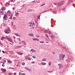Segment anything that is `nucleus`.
I'll return each instance as SVG.
<instances>
[{
	"instance_id": "f257e3e1",
	"label": "nucleus",
	"mask_w": 75,
	"mask_h": 75,
	"mask_svg": "<svg viewBox=\"0 0 75 75\" xmlns=\"http://www.w3.org/2000/svg\"><path fill=\"white\" fill-rule=\"evenodd\" d=\"M65 55L64 54H63V55L62 54H59V60H61V59H62V60H63L64 59V58L65 57Z\"/></svg>"
},
{
	"instance_id": "f03ea898",
	"label": "nucleus",
	"mask_w": 75,
	"mask_h": 75,
	"mask_svg": "<svg viewBox=\"0 0 75 75\" xmlns=\"http://www.w3.org/2000/svg\"><path fill=\"white\" fill-rule=\"evenodd\" d=\"M7 14L8 16H12L13 14L11 13V12L10 11H8L7 13Z\"/></svg>"
},
{
	"instance_id": "7ed1b4c3",
	"label": "nucleus",
	"mask_w": 75,
	"mask_h": 75,
	"mask_svg": "<svg viewBox=\"0 0 75 75\" xmlns=\"http://www.w3.org/2000/svg\"><path fill=\"white\" fill-rule=\"evenodd\" d=\"M33 24L34 25H35V24L34 23H33L31 22H29L28 24V27H33Z\"/></svg>"
},
{
	"instance_id": "20e7f679",
	"label": "nucleus",
	"mask_w": 75,
	"mask_h": 75,
	"mask_svg": "<svg viewBox=\"0 0 75 75\" xmlns=\"http://www.w3.org/2000/svg\"><path fill=\"white\" fill-rule=\"evenodd\" d=\"M4 32L6 34H9L10 33V30L9 29H8V30H5L4 31Z\"/></svg>"
},
{
	"instance_id": "39448f33",
	"label": "nucleus",
	"mask_w": 75,
	"mask_h": 75,
	"mask_svg": "<svg viewBox=\"0 0 75 75\" xmlns=\"http://www.w3.org/2000/svg\"><path fill=\"white\" fill-rule=\"evenodd\" d=\"M64 1H62L58 3L59 6H61V5H62L64 4Z\"/></svg>"
},
{
	"instance_id": "423d86ee",
	"label": "nucleus",
	"mask_w": 75,
	"mask_h": 75,
	"mask_svg": "<svg viewBox=\"0 0 75 75\" xmlns=\"http://www.w3.org/2000/svg\"><path fill=\"white\" fill-rule=\"evenodd\" d=\"M58 66H59V67L60 69L64 67H63V66H62L61 64H58Z\"/></svg>"
},
{
	"instance_id": "0eeeda50",
	"label": "nucleus",
	"mask_w": 75,
	"mask_h": 75,
	"mask_svg": "<svg viewBox=\"0 0 75 75\" xmlns=\"http://www.w3.org/2000/svg\"><path fill=\"white\" fill-rule=\"evenodd\" d=\"M7 15L5 14L4 15V16L3 17V18L4 20H7Z\"/></svg>"
},
{
	"instance_id": "6e6552de",
	"label": "nucleus",
	"mask_w": 75,
	"mask_h": 75,
	"mask_svg": "<svg viewBox=\"0 0 75 75\" xmlns=\"http://www.w3.org/2000/svg\"><path fill=\"white\" fill-rule=\"evenodd\" d=\"M1 70L3 72H6V70L5 69H1Z\"/></svg>"
},
{
	"instance_id": "1a4fd4ad",
	"label": "nucleus",
	"mask_w": 75,
	"mask_h": 75,
	"mask_svg": "<svg viewBox=\"0 0 75 75\" xmlns=\"http://www.w3.org/2000/svg\"><path fill=\"white\" fill-rule=\"evenodd\" d=\"M40 64L41 65H45L47 64V63L45 62H41Z\"/></svg>"
},
{
	"instance_id": "9d476101",
	"label": "nucleus",
	"mask_w": 75,
	"mask_h": 75,
	"mask_svg": "<svg viewBox=\"0 0 75 75\" xmlns=\"http://www.w3.org/2000/svg\"><path fill=\"white\" fill-rule=\"evenodd\" d=\"M30 51H31V52H36V50H35L34 49H32Z\"/></svg>"
},
{
	"instance_id": "9b49d317",
	"label": "nucleus",
	"mask_w": 75,
	"mask_h": 75,
	"mask_svg": "<svg viewBox=\"0 0 75 75\" xmlns=\"http://www.w3.org/2000/svg\"><path fill=\"white\" fill-rule=\"evenodd\" d=\"M26 59H28V60H31V59L30 57H25Z\"/></svg>"
},
{
	"instance_id": "f8f14e48",
	"label": "nucleus",
	"mask_w": 75,
	"mask_h": 75,
	"mask_svg": "<svg viewBox=\"0 0 75 75\" xmlns=\"http://www.w3.org/2000/svg\"><path fill=\"white\" fill-rule=\"evenodd\" d=\"M17 53L18 55H23V53H20L18 52H17Z\"/></svg>"
},
{
	"instance_id": "ddd939ff",
	"label": "nucleus",
	"mask_w": 75,
	"mask_h": 75,
	"mask_svg": "<svg viewBox=\"0 0 75 75\" xmlns=\"http://www.w3.org/2000/svg\"><path fill=\"white\" fill-rule=\"evenodd\" d=\"M15 35L16 36H17V37H20V35L19 34L15 33Z\"/></svg>"
},
{
	"instance_id": "4468645a",
	"label": "nucleus",
	"mask_w": 75,
	"mask_h": 75,
	"mask_svg": "<svg viewBox=\"0 0 75 75\" xmlns=\"http://www.w3.org/2000/svg\"><path fill=\"white\" fill-rule=\"evenodd\" d=\"M29 36H30V37H34V34L33 33H30L29 35Z\"/></svg>"
},
{
	"instance_id": "2eb2a0df",
	"label": "nucleus",
	"mask_w": 75,
	"mask_h": 75,
	"mask_svg": "<svg viewBox=\"0 0 75 75\" xmlns=\"http://www.w3.org/2000/svg\"><path fill=\"white\" fill-rule=\"evenodd\" d=\"M1 10L2 11H5V10H6V8H5V7H4L1 8Z\"/></svg>"
},
{
	"instance_id": "dca6fc26",
	"label": "nucleus",
	"mask_w": 75,
	"mask_h": 75,
	"mask_svg": "<svg viewBox=\"0 0 75 75\" xmlns=\"http://www.w3.org/2000/svg\"><path fill=\"white\" fill-rule=\"evenodd\" d=\"M42 61H47V59L46 58L43 59Z\"/></svg>"
},
{
	"instance_id": "f3484780",
	"label": "nucleus",
	"mask_w": 75,
	"mask_h": 75,
	"mask_svg": "<svg viewBox=\"0 0 75 75\" xmlns=\"http://www.w3.org/2000/svg\"><path fill=\"white\" fill-rule=\"evenodd\" d=\"M13 53L14 52L13 51H10L9 52V54H13Z\"/></svg>"
},
{
	"instance_id": "a211bd4d",
	"label": "nucleus",
	"mask_w": 75,
	"mask_h": 75,
	"mask_svg": "<svg viewBox=\"0 0 75 75\" xmlns=\"http://www.w3.org/2000/svg\"><path fill=\"white\" fill-rule=\"evenodd\" d=\"M4 14V13L3 12H2L1 11H0V14L1 15H3Z\"/></svg>"
},
{
	"instance_id": "6ab92c4d",
	"label": "nucleus",
	"mask_w": 75,
	"mask_h": 75,
	"mask_svg": "<svg viewBox=\"0 0 75 75\" xmlns=\"http://www.w3.org/2000/svg\"><path fill=\"white\" fill-rule=\"evenodd\" d=\"M45 36L47 38V40H49V38H48V35L46 34L45 35Z\"/></svg>"
},
{
	"instance_id": "aec40b11",
	"label": "nucleus",
	"mask_w": 75,
	"mask_h": 75,
	"mask_svg": "<svg viewBox=\"0 0 75 75\" xmlns=\"http://www.w3.org/2000/svg\"><path fill=\"white\" fill-rule=\"evenodd\" d=\"M25 69H26V70H28V71H31V70L29 69L28 68H27V67H25Z\"/></svg>"
},
{
	"instance_id": "412c9836",
	"label": "nucleus",
	"mask_w": 75,
	"mask_h": 75,
	"mask_svg": "<svg viewBox=\"0 0 75 75\" xmlns=\"http://www.w3.org/2000/svg\"><path fill=\"white\" fill-rule=\"evenodd\" d=\"M52 63V62H49V66H51V63Z\"/></svg>"
},
{
	"instance_id": "4be33fe9",
	"label": "nucleus",
	"mask_w": 75,
	"mask_h": 75,
	"mask_svg": "<svg viewBox=\"0 0 75 75\" xmlns=\"http://www.w3.org/2000/svg\"><path fill=\"white\" fill-rule=\"evenodd\" d=\"M6 38L5 37H3L1 38V40H2V41H3V39H4V38Z\"/></svg>"
},
{
	"instance_id": "5701e85b",
	"label": "nucleus",
	"mask_w": 75,
	"mask_h": 75,
	"mask_svg": "<svg viewBox=\"0 0 75 75\" xmlns=\"http://www.w3.org/2000/svg\"><path fill=\"white\" fill-rule=\"evenodd\" d=\"M9 5V4L8 3H6L5 5L6 7V6H8Z\"/></svg>"
},
{
	"instance_id": "b1692460",
	"label": "nucleus",
	"mask_w": 75,
	"mask_h": 75,
	"mask_svg": "<svg viewBox=\"0 0 75 75\" xmlns=\"http://www.w3.org/2000/svg\"><path fill=\"white\" fill-rule=\"evenodd\" d=\"M7 40L8 41H9V42H12V41H11V40L10 39V38L8 39Z\"/></svg>"
},
{
	"instance_id": "393cba45",
	"label": "nucleus",
	"mask_w": 75,
	"mask_h": 75,
	"mask_svg": "<svg viewBox=\"0 0 75 75\" xmlns=\"http://www.w3.org/2000/svg\"><path fill=\"white\" fill-rule=\"evenodd\" d=\"M6 39L7 40H8V39L10 38H8V37L7 36H6Z\"/></svg>"
},
{
	"instance_id": "a878e982",
	"label": "nucleus",
	"mask_w": 75,
	"mask_h": 75,
	"mask_svg": "<svg viewBox=\"0 0 75 75\" xmlns=\"http://www.w3.org/2000/svg\"><path fill=\"white\" fill-rule=\"evenodd\" d=\"M19 15V13H17L15 14V15L16 16H18Z\"/></svg>"
},
{
	"instance_id": "bb28decb",
	"label": "nucleus",
	"mask_w": 75,
	"mask_h": 75,
	"mask_svg": "<svg viewBox=\"0 0 75 75\" xmlns=\"http://www.w3.org/2000/svg\"><path fill=\"white\" fill-rule=\"evenodd\" d=\"M8 62H9V64H11L12 63V62L10 61H8Z\"/></svg>"
},
{
	"instance_id": "cd10ccee",
	"label": "nucleus",
	"mask_w": 75,
	"mask_h": 75,
	"mask_svg": "<svg viewBox=\"0 0 75 75\" xmlns=\"http://www.w3.org/2000/svg\"><path fill=\"white\" fill-rule=\"evenodd\" d=\"M40 43H41L42 44H43V43H44V41H40Z\"/></svg>"
},
{
	"instance_id": "c85d7f7f",
	"label": "nucleus",
	"mask_w": 75,
	"mask_h": 75,
	"mask_svg": "<svg viewBox=\"0 0 75 75\" xmlns=\"http://www.w3.org/2000/svg\"><path fill=\"white\" fill-rule=\"evenodd\" d=\"M52 13H53V14H57V12L55 11H53L52 12Z\"/></svg>"
},
{
	"instance_id": "c756f323",
	"label": "nucleus",
	"mask_w": 75,
	"mask_h": 75,
	"mask_svg": "<svg viewBox=\"0 0 75 75\" xmlns=\"http://www.w3.org/2000/svg\"><path fill=\"white\" fill-rule=\"evenodd\" d=\"M25 62H23L22 63V65H25Z\"/></svg>"
},
{
	"instance_id": "7c9ffc66",
	"label": "nucleus",
	"mask_w": 75,
	"mask_h": 75,
	"mask_svg": "<svg viewBox=\"0 0 75 75\" xmlns=\"http://www.w3.org/2000/svg\"><path fill=\"white\" fill-rule=\"evenodd\" d=\"M44 5H45V4H41L40 6V7H42V6H44Z\"/></svg>"
},
{
	"instance_id": "2f4dec72",
	"label": "nucleus",
	"mask_w": 75,
	"mask_h": 75,
	"mask_svg": "<svg viewBox=\"0 0 75 75\" xmlns=\"http://www.w3.org/2000/svg\"><path fill=\"white\" fill-rule=\"evenodd\" d=\"M33 58H35H35H36V57H35V56H32Z\"/></svg>"
},
{
	"instance_id": "473e14b6",
	"label": "nucleus",
	"mask_w": 75,
	"mask_h": 75,
	"mask_svg": "<svg viewBox=\"0 0 75 75\" xmlns=\"http://www.w3.org/2000/svg\"><path fill=\"white\" fill-rule=\"evenodd\" d=\"M17 40L18 41H21V40H20V38H17Z\"/></svg>"
},
{
	"instance_id": "72a5a7b5",
	"label": "nucleus",
	"mask_w": 75,
	"mask_h": 75,
	"mask_svg": "<svg viewBox=\"0 0 75 75\" xmlns=\"http://www.w3.org/2000/svg\"><path fill=\"white\" fill-rule=\"evenodd\" d=\"M12 18H13L12 17V16H11V17H9V19L10 20H11V19H12Z\"/></svg>"
},
{
	"instance_id": "f704fd0d",
	"label": "nucleus",
	"mask_w": 75,
	"mask_h": 75,
	"mask_svg": "<svg viewBox=\"0 0 75 75\" xmlns=\"http://www.w3.org/2000/svg\"><path fill=\"white\" fill-rule=\"evenodd\" d=\"M28 11H31V9H28Z\"/></svg>"
},
{
	"instance_id": "c9c22d12",
	"label": "nucleus",
	"mask_w": 75,
	"mask_h": 75,
	"mask_svg": "<svg viewBox=\"0 0 75 75\" xmlns=\"http://www.w3.org/2000/svg\"><path fill=\"white\" fill-rule=\"evenodd\" d=\"M8 75H13L12 73H10Z\"/></svg>"
},
{
	"instance_id": "e433bc0d",
	"label": "nucleus",
	"mask_w": 75,
	"mask_h": 75,
	"mask_svg": "<svg viewBox=\"0 0 75 75\" xmlns=\"http://www.w3.org/2000/svg\"><path fill=\"white\" fill-rule=\"evenodd\" d=\"M53 72V71H47V72H49L50 73H51V72Z\"/></svg>"
},
{
	"instance_id": "4c0bfd02",
	"label": "nucleus",
	"mask_w": 75,
	"mask_h": 75,
	"mask_svg": "<svg viewBox=\"0 0 75 75\" xmlns=\"http://www.w3.org/2000/svg\"><path fill=\"white\" fill-rule=\"evenodd\" d=\"M0 44L1 45V46H3V44H2V43H1L0 42Z\"/></svg>"
},
{
	"instance_id": "58836bf2",
	"label": "nucleus",
	"mask_w": 75,
	"mask_h": 75,
	"mask_svg": "<svg viewBox=\"0 0 75 75\" xmlns=\"http://www.w3.org/2000/svg\"><path fill=\"white\" fill-rule=\"evenodd\" d=\"M51 38H52V39H53V38H54V36H51Z\"/></svg>"
},
{
	"instance_id": "ea45409f",
	"label": "nucleus",
	"mask_w": 75,
	"mask_h": 75,
	"mask_svg": "<svg viewBox=\"0 0 75 75\" xmlns=\"http://www.w3.org/2000/svg\"><path fill=\"white\" fill-rule=\"evenodd\" d=\"M0 63L1 64V63H3V64H5L3 62H0Z\"/></svg>"
},
{
	"instance_id": "a19ab883",
	"label": "nucleus",
	"mask_w": 75,
	"mask_h": 75,
	"mask_svg": "<svg viewBox=\"0 0 75 75\" xmlns=\"http://www.w3.org/2000/svg\"><path fill=\"white\" fill-rule=\"evenodd\" d=\"M16 19V18L15 17H13V20H15Z\"/></svg>"
},
{
	"instance_id": "79ce46f5",
	"label": "nucleus",
	"mask_w": 75,
	"mask_h": 75,
	"mask_svg": "<svg viewBox=\"0 0 75 75\" xmlns=\"http://www.w3.org/2000/svg\"><path fill=\"white\" fill-rule=\"evenodd\" d=\"M13 24H14V22H11V25L12 26H13Z\"/></svg>"
},
{
	"instance_id": "37998d69",
	"label": "nucleus",
	"mask_w": 75,
	"mask_h": 75,
	"mask_svg": "<svg viewBox=\"0 0 75 75\" xmlns=\"http://www.w3.org/2000/svg\"><path fill=\"white\" fill-rule=\"evenodd\" d=\"M19 75H21V73L19 72Z\"/></svg>"
},
{
	"instance_id": "c03bdc74",
	"label": "nucleus",
	"mask_w": 75,
	"mask_h": 75,
	"mask_svg": "<svg viewBox=\"0 0 75 75\" xmlns=\"http://www.w3.org/2000/svg\"><path fill=\"white\" fill-rule=\"evenodd\" d=\"M2 66L3 67H4L5 66V65H4V64H3L2 65Z\"/></svg>"
},
{
	"instance_id": "a18cd8bd",
	"label": "nucleus",
	"mask_w": 75,
	"mask_h": 75,
	"mask_svg": "<svg viewBox=\"0 0 75 75\" xmlns=\"http://www.w3.org/2000/svg\"><path fill=\"white\" fill-rule=\"evenodd\" d=\"M40 16H38V19H40Z\"/></svg>"
},
{
	"instance_id": "49530a36",
	"label": "nucleus",
	"mask_w": 75,
	"mask_h": 75,
	"mask_svg": "<svg viewBox=\"0 0 75 75\" xmlns=\"http://www.w3.org/2000/svg\"><path fill=\"white\" fill-rule=\"evenodd\" d=\"M2 52H3V53H4V54H5L6 52H4V51H2Z\"/></svg>"
},
{
	"instance_id": "de8ad7c7",
	"label": "nucleus",
	"mask_w": 75,
	"mask_h": 75,
	"mask_svg": "<svg viewBox=\"0 0 75 75\" xmlns=\"http://www.w3.org/2000/svg\"><path fill=\"white\" fill-rule=\"evenodd\" d=\"M36 40H37V41H39V39H38V38H36Z\"/></svg>"
},
{
	"instance_id": "09e8293b",
	"label": "nucleus",
	"mask_w": 75,
	"mask_h": 75,
	"mask_svg": "<svg viewBox=\"0 0 75 75\" xmlns=\"http://www.w3.org/2000/svg\"><path fill=\"white\" fill-rule=\"evenodd\" d=\"M48 33L49 34H51V31H49Z\"/></svg>"
},
{
	"instance_id": "8fccbe9b",
	"label": "nucleus",
	"mask_w": 75,
	"mask_h": 75,
	"mask_svg": "<svg viewBox=\"0 0 75 75\" xmlns=\"http://www.w3.org/2000/svg\"><path fill=\"white\" fill-rule=\"evenodd\" d=\"M33 41H35V40H36V38H34L33 39Z\"/></svg>"
},
{
	"instance_id": "3c124183",
	"label": "nucleus",
	"mask_w": 75,
	"mask_h": 75,
	"mask_svg": "<svg viewBox=\"0 0 75 75\" xmlns=\"http://www.w3.org/2000/svg\"><path fill=\"white\" fill-rule=\"evenodd\" d=\"M21 75H25V73H23Z\"/></svg>"
},
{
	"instance_id": "603ef678",
	"label": "nucleus",
	"mask_w": 75,
	"mask_h": 75,
	"mask_svg": "<svg viewBox=\"0 0 75 75\" xmlns=\"http://www.w3.org/2000/svg\"><path fill=\"white\" fill-rule=\"evenodd\" d=\"M16 74H17L15 72L14 73L13 75H16Z\"/></svg>"
},
{
	"instance_id": "864d4df0",
	"label": "nucleus",
	"mask_w": 75,
	"mask_h": 75,
	"mask_svg": "<svg viewBox=\"0 0 75 75\" xmlns=\"http://www.w3.org/2000/svg\"><path fill=\"white\" fill-rule=\"evenodd\" d=\"M31 63H32V64H34V62H32Z\"/></svg>"
},
{
	"instance_id": "5fc2aeb1",
	"label": "nucleus",
	"mask_w": 75,
	"mask_h": 75,
	"mask_svg": "<svg viewBox=\"0 0 75 75\" xmlns=\"http://www.w3.org/2000/svg\"><path fill=\"white\" fill-rule=\"evenodd\" d=\"M12 9L13 10H14V9H15V8H14V7Z\"/></svg>"
},
{
	"instance_id": "6e6d98bb",
	"label": "nucleus",
	"mask_w": 75,
	"mask_h": 75,
	"mask_svg": "<svg viewBox=\"0 0 75 75\" xmlns=\"http://www.w3.org/2000/svg\"><path fill=\"white\" fill-rule=\"evenodd\" d=\"M47 32H48V31H45V33H47Z\"/></svg>"
},
{
	"instance_id": "4d7b16f0",
	"label": "nucleus",
	"mask_w": 75,
	"mask_h": 75,
	"mask_svg": "<svg viewBox=\"0 0 75 75\" xmlns=\"http://www.w3.org/2000/svg\"><path fill=\"white\" fill-rule=\"evenodd\" d=\"M22 42H24V43H25V41H22Z\"/></svg>"
},
{
	"instance_id": "13d9d810",
	"label": "nucleus",
	"mask_w": 75,
	"mask_h": 75,
	"mask_svg": "<svg viewBox=\"0 0 75 75\" xmlns=\"http://www.w3.org/2000/svg\"><path fill=\"white\" fill-rule=\"evenodd\" d=\"M16 67H20V66H19V65H16Z\"/></svg>"
},
{
	"instance_id": "bf43d9fd",
	"label": "nucleus",
	"mask_w": 75,
	"mask_h": 75,
	"mask_svg": "<svg viewBox=\"0 0 75 75\" xmlns=\"http://www.w3.org/2000/svg\"><path fill=\"white\" fill-rule=\"evenodd\" d=\"M13 38H14L15 39H16V37L15 36H13Z\"/></svg>"
},
{
	"instance_id": "052dcab7",
	"label": "nucleus",
	"mask_w": 75,
	"mask_h": 75,
	"mask_svg": "<svg viewBox=\"0 0 75 75\" xmlns=\"http://www.w3.org/2000/svg\"><path fill=\"white\" fill-rule=\"evenodd\" d=\"M53 54L54 55V54H55V52H53Z\"/></svg>"
},
{
	"instance_id": "680f3d73",
	"label": "nucleus",
	"mask_w": 75,
	"mask_h": 75,
	"mask_svg": "<svg viewBox=\"0 0 75 75\" xmlns=\"http://www.w3.org/2000/svg\"><path fill=\"white\" fill-rule=\"evenodd\" d=\"M54 5H57V4H56V3H54Z\"/></svg>"
},
{
	"instance_id": "e2e57ef3",
	"label": "nucleus",
	"mask_w": 75,
	"mask_h": 75,
	"mask_svg": "<svg viewBox=\"0 0 75 75\" xmlns=\"http://www.w3.org/2000/svg\"><path fill=\"white\" fill-rule=\"evenodd\" d=\"M19 45H21V43H20V42H19Z\"/></svg>"
},
{
	"instance_id": "0e129e2a",
	"label": "nucleus",
	"mask_w": 75,
	"mask_h": 75,
	"mask_svg": "<svg viewBox=\"0 0 75 75\" xmlns=\"http://www.w3.org/2000/svg\"><path fill=\"white\" fill-rule=\"evenodd\" d=\"M4 61L5 62V63L6 62V60H4Z\"/></svg>"
},
{
	"instance_id": "69168bd1",
	"label": "nucleus",
	"mask_w": 75,
	"mask_h": 75,
	"mask_svg": "<svg viewBox=\"0 0 75 75\" xmlns=\"http://www.w3.org/2000/svg\"><path fill=\"white\" fill-rule=\"evenodd\" d=\"M24 44H25V45H26V43H25H25H24Z\"/></svg>"
},
{
	"instance_id": "338daca9",
	"label": "nucleus",
	"mask_w": 75,
	"mask_h": 75,
	"mask_svg": "<svg viewBox=\"0 0 75 75\" xmlns=\"http://www.w3.org/2000/svg\"><path fill=\"white\" fill-rule=\"evenodd\" d=\"M14 42H16V41L14 40Z\"/></svg>"
},
{
	"instance_id": "774afa93",
	"label": "nucleus",
	"mask_w": 75,
	"mask_h": 75,
	"mask_svg": "<svg viewBox=\"0 0 75 75\" xmlns=\"http://www.w3.org/2000/svg\"><path fill=\"white\" fill-rule=\"evenodd\" d=\"M46 43H48V42H46Z\"/></svg>"
}]
</instances>
